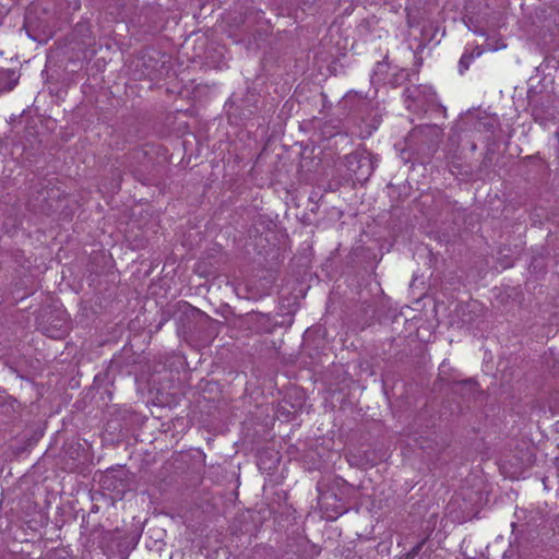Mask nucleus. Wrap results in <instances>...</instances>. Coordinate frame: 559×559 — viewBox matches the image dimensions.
<instances>
[{"mask_svg":"<svg viewBox=\"0 0 559 559\" xmlns=\"http://www.w3.org/2000/svg\"><path fill=\"white\" fill-rule=\"evenodd\" d=\"M442 138L443 129L440 126L427 123L413 128L406 141L416 160L428 164L438 152Z\"/></svg>","mask_w":559,"mask_h":559,"instance_id":"f257e3e1","label":"nucleus"},{"mask_svg":"<svg viewBox=\"0 0 559 559\" xmlns=\"http://www.w3.org/2000/svg\"><path fill=\"white\" fill-rule=\"evenodd\" d=\"M407 108L414 111H435L445 117L447 109L437 102L436 92L427 85H412L405 88Z\"/></svg>","mask_w":559,"mask_h":559,"instance_id":"f03ea898","label":"nucleus"},{"mask_svg":"<svg viewBox=\"0 0 559 559\" xmlns=\"http://www.w3.org/2000/svg\"><path fill=\"white\" fill-rule=\"evenodd\" d=\"M374 164L373 155L365 147H357L344 157V165L350 178L358 183L368 181L374 170Z\"/></svg>","mask_w":559,"mask_h":559,"instance_id":"7ed1b4c3","label":"nucleus"},{"mask_svg":"<svg viewBox=\"0 0 559 559\" xmlns=\"http://www.w3.org/2000/svg\"><path fill=\"white\" fill-rule=\"evenodd\" d=\"M349 484L340 477H335L326 489L320 490L319 500L326 509H332L337 514L347 511L346 501L349 495Z\"/></svg>","mask_w":559,"mask_h":559,"instance_id":"20e7f679","label":"nucleus"},{"mask_svg":"<svg viewBox=\"0 0 559 559\" xmlns=\"http://www.w3.org/2000/svg\"><path fill=\"white\" fill-rule=\"evenodd\" d=\"M41 332L50 338L60 340L69 332V320L64 311L44 310L38 318Z\"/></svg>","mask_w":559,"mask_h":559,"instance_id":"39448f33","label":"nucleus"},{"mask_svg":"<svg viewBox=\"0 0 559 559\" xmlns=\"http://www.w3.org/2000/svg\"><path fill=\"white\" fill-rule=\"evenodd\" d=\"M23 28L27 36L37 43H47L52 35L49 24L33 12L26 13Z\"/></svg>","mask_w":559,"mask_h":559,"instance_id":"423d86ee","label":"nucleus"},{"mask_svg":"<svg viewBox=\"0 0 559 559\" xmlns=\"http://www.w3.org/2000/svg\"><path fill=\"white\" fill-rule=\"evenodd\" d=\"M55 187H50V182H48L46 179L39 180L31 188V197L34 201V206L41 210H44L46 204L50 206L48 201L55 198Z\"/></svg>","mask_w":559,"mask_h":559,"instance_id":"0eeeda50","label":"nucleus"},{"mask_svg":"<svg viewBox=\"0 0 559 559\" xmlns=\"http://www.w3.org/2000/svg\"><path fill=\"white\" fill-rule=\"evenodd\" d=\"M461 134L456 127H452L444 147V157L449 165L459 167L461 160L460 154Z\"/></svg>","mask_w":559,"mask_h":559,"instance_id":"6e6552de","label":"nucleus"},{"mask_svg":"<svg viewBox=\"0 0 559 559\" xmlns=\"http://www.w3.org/2000/svg\"><path fill=\"white\" fill-rule=\"evenodd\" d=\"M450 388L453 393L467 399L473 397L479 391V384L474 378L453 380L450 382Z\"/></svg>","mask_w":559,"mask_h":559,"instance_id":"1a4fd4ad","label":"nucleus"},{"mask_svg":"<svg viewBox=\"0 0 559 559\" xmlns=\"http://www.w3.org/2000/svg\"><path fill=\"white\" fill-rule=\"evenodd\" d=\"M344 105L353 106L352 114L354 117L365 120L364 114L369 109L370 103L367 98L358 96L357 93L350 92L344 97Z\"/></svg>","mask_w":559,"mask_h":559,"instance_id":"9d476101","label":"nucleus"},{"mask_svg":"<svg viewBox=\"0 0 559 559\" xmlns=\"http://www.w3.org/2000/svg\"><path fill=\"white\" fill-rule=\"evenodd\" d=\"M500 128V119L497 115L484 114L479 116L474 124L478 132L490 133L491 135Z\"/></svg>","mask_w":559,"mask_h":559,"instance_id":"9b49d317","label":"nucleus"},{"mask_svg":"<svg viewBox=\"0 0 559 559\" xmlns=\"http://www.w3.org/2000/svg\"><path fill=\"white\" fill-rule=\"evenodd\" d=\"M177 313H181L182 316L189 317V316H201V312L199 309L192 307L187 301H179L176 305H174L171 308L163 311V318L162 323L165 321H168L171 317H175Z\"/></svg>","mask_w":559,"mask_h":559,"instance_id":"f8f14e48","label":"nucleus"},{"mask_svg":"<svg viewBox=\"0 0 559 559\" xmlns=\"http://www.w3.org/2000/svg\"><path fill=\"white\" fill-rule=\"evenodd\" d=\"M496 145L497 141L495 138L489 136L487 139L486 151L484 153L483 160L479 164L478 171L483 174H488L493 165V159L496 155Z\"/></svg>","mask_w":559,"mask_h":559,"instance_id":"ddd939ff","label":"nucleus"},{"mask_svg":"<svg viewBox=\"0 0 559 559\" xmlns=\"http://www.w3.org/2000/svg\"><path fill=\"white\" fill-rule=\"evenodd\" d=\"M17 81L19 75L14 70L0 69V93L13 90Z\"/></svg>","mask_w":559,"mask_h":559,"instance_id":"4468645a","label":"nucleus"},{"mask_svg":"<svg viewBox=\"0 0 559 559\" xmlns=\"http://www.w3.org/2000/svg\"><path fill=\"white\" fill-rule=\"evenodd\" d=\"M253 319L258 332L271 333L273 331L274 324L272 323L271 317L269 314L255 313Z\"/></svg>","mask_w":559,"mask_h":559,"instance_id":"2eb2a0df","label":"nucleus"},{"mask_svg":"<svg viewBox=\"0 0 559 559\" xmlns=\"http://www.w3.org/2000/svg\"><path fill=\"white\" fill-rule=\"evenodd\" d=\"M473 60V55H469L467 51L464 52L459 61V72L463 74L466 70H468Z\"/></svg>","mask_w":559,"mask_h":559,"instance_id":"dca6fc26","label":"nucleus"},{"mask_svg":"<svg viewBox=\"0 0 559 559\" xmlns=\"http://www.w3.org/2000/svg\"><path fill=\"white\" fill-rule=\"evenodd\" d=\"M427 538H423L420 542H418L408 552L411 555V558L415 559L419 552L421 551L424 545L426 544Z\"/></svg>","mask_w":559,"mask_h":559,"instance_id":"f3484780","label":"nucleus"},{"mask_svg":"<svg viewBox=\"0 0 559 559\" xmlns=\"http://www.w3.org/2000/svg\"><path fill=\"white\" fill-rule=\"evenodd\" d=\"M252 114H253V109L250 106L243 107L240 112V118L248 119Z\"/></svg>","mask_w":559,"mask_h":559,"instance_id":"a211bd4d","label":"nucleus"},{"mask_svg":"<svg viewBox=\"0 0 559 559\" xmlns=\"http://www.w3.org/2000/svg\"><path fill=\"white\" fill-rule=\"evenodd\" d=\"M469 55H473V59L480 57L484 52V48L481 46H475L472 51H467Z\"/></svg>","mask_w":559,"mask_h":559,"instance_id":"6ab92c4d","label":"nucleus"},{"mask_svg":"<svg viewBox=\"0 0 559 559\" xmlns=\"http://www.w3.org/2000/svg\"><path fill=\"white\" fill-rule=\"evenodd\" d=\"M388 189H389V194H390L391 197H393V194L395 193L396 187H395V186H393L392 183H389V185H388Z\"/></svg>","mask_w":559,"mask_h":559,"instance_id":"aec40b11","label":"nucleus"},{"mask_svg":"<svg viewBox=\"0 0 559 559\" xmlns=\"http://www.w3.org/2000/svg\"><path fill=\"white\" fill-rule=\"evenodd\" d=\"M250 98H253V100L257 102V96L254 94H251L250 96H248L247 99L243 100V103H249L251 100Z\"/></svg>","mask_w":559,"mask_h":559,"instance_id":"412c9836","label":"nucleus"},{"mask_svg":"<svg viewBox=\"0 0 559 559\" xmlns=\"http://www.w3.org/2000/svg\"><path fill=\"white\" fill-rule=\"evenodd\" d=\"M474 33L481 35V36L486 35V32L484 29H474Z\"/></svg>","mask_w":559,"mask_h":559,"instance_id":"4be33fe9","label":"nucleus"},{"mask_svg":"<svg viewBox=\"0 0 559 559\" xmlns=\"http://www.w3.org/2000/svg\"><path fill=\"white\" fill-rule=\"evenodd\" d=\"M500 48H506V45H504V44H502V45L500 46ZM488 49H490V50H498V49H499V47H497V46H492V47H491V46H489V48H488Z\"/></svg>","mask_w":559,"mask_h":559,"instance_id":"5701e85b","label":"nucleus"},{"mask_svg":"<svg viewBox=\"0 0 559 559\" xmlns=\"http://www.w3.org/2000/svg\"><path fill=\"white\" fill-rule=\"evenodd\" d=\"M400 559H413V558H411L409 552H406L403 556H401Z\"/></svg>","mask_w":559,"mask_h":559,"instance_id":"b1692460","label":"nucleus"},{"mask_svg":"<svg viewBox=\"0 0 559 559\" xmlns=\"http://www.w3.org/2000/svg\"><path fill=\"white\" fill-rule=\"evenodd\" d=\"M476 150H477V145H476V143H475V142H472V143H471V151H472V152H475Z\"/></svg>","mask_w":559,"mask_h":559,"instance_id":"393cba45","label":"nucleus"}]
</instances>
